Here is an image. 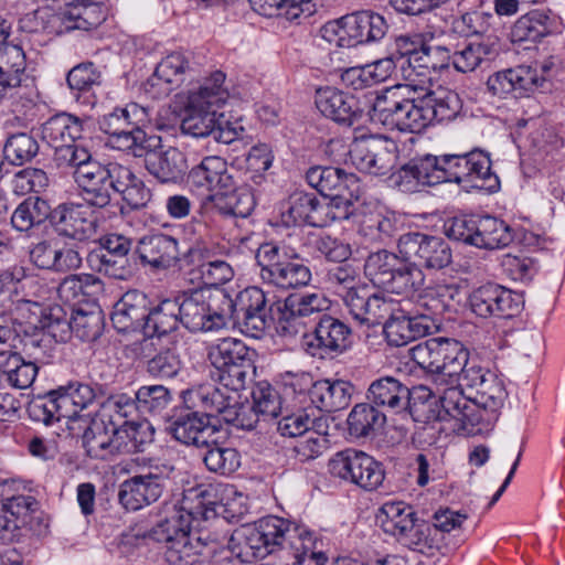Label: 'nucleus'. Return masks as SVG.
Segmentation results:
<instances>
[{
	"label": "nucleus",
	"instance_id": "47",
	"mask_svg": "<svg viewBox=\"0 0 565 565\" xmlns=\"http://www.w3.org/2000/svg\"><path fill=\"white\" fill-rule=\"evenodd\" d=\"M179 323L178 299H164L150 311L147 310L143 332L160 338L175 331Z\"/></svg>",
	"mask_w": 565,
	"mask_h": 565
},
{
	"label": "nucleus",
	"instance_id": "32",
	"mask_svg": "<svg viewBox=\"0 0 565 565\" xmlns=\"http://www.w3.org/2000/svg\"><path fill=\"white\" fill-rule=\"evenodd\" d=\"M558 29L557 17L544 10H531L521 15L510 31L511 42L514 44L536 43Z\"/></svg>",
	"mask_w": 565,
	"mask_h": 565
},
{
	"label": "nucleus",
	"instance_id": "29",
	"mask_svg": "<svg viewBox=\"0 0 565 565\" xmlns=\"http://www.w3.org/2000/svg\"><path fill=\"white\" fill-rule=\"evenodd\" d=\"M188 183L198 190L209 191L212 194L233 189L234 178L223 158L209 156L190 170Z\"/></svg>",
	"mask_w": 565,
	"mask_h": 565
},
{
	"label": "nucleus",
	"instance_id": "5",
	"mask_svg": "<svg viewBox=\"0 0 565 565\" xmlns=\"http://www.w3.org/2000/svg\"><path fill=\"white\" fill-rule=\"evenodd\" d=\"M263 282L288 290L306 287L312 279L311 269L295 250L273 243L263 244L256 254Z\"/></svg>",
	"mask_w": 565,
	"mask_h": 565
},
{
	"label": "nucleus",
	"instance_id": "44",
	"mask_svg": "<svg viewBox=\"0 0 565 565\" xmlns=\"http://www.w3.org/2000/svg\"><path fill=\"white\" fill-rule=\"evenodd\" d=\"M81 134L79 119L66 113L51 117L41 126V138L51 148L75 142Z\"/></svg>",
	"mask_w": 565,
	"mask_h": 565
},
{
	"label": "nucleus",
	"instance_id": "55",
	"mask_svg": "<svg viewBox=\"0 0 565 565\" xmlns=\"http://www.w3.org/2000/svg\"><path fill=\"white\" fill-rule=\"evenodd\" d=\"M225 74L221 71L214 72L205 78L198 90L189 94L188 100L192 102L194 107L202 105L216 109L224 105L230 97L228 89L224 86Z\"/></svg>",
	"mask_w": 565,
	"mask_h": 565
},
{
	"label": "nucleus",
	"instance_id": "37",
	"mask_svg": "<svg viewBox=\"0 0 565 565\" xmlns=\"http://www.w3.org/2000/svg\"><path fill=\"white\" fill-rule=\"evenodd\" d=\"M317 539L312 532L296 524L287 545H284V555L287 565H326L328 557L321 551H316Z\"/></svg>",
	"mask_w": 565,
	"mask_h": 565
},
{
	"label": "nucleus",
	"instance_id": "7",
	"mask_svg": "<svg viewBox=\"0 0 565 565\" xmlns=\"http://www.w3.org/2000/svg\"><path fill=\"white\" fill-rule=\"evenodd\" d=\"M215 301L224 305V308L230 311L227 323L230 321L241 323L253 337H257L271 323L278 324L277 301L269 303L266 294L259 287H247L239 291L235 299L224 291H217Z\"/></svg>",
	"mask_w": 565,
	"mask_h": 565
},
{
	"label": "nucleus",
	"instance_id": "42",
	"mask_svg": "<svg viewBox=\"0 0 565 565\" xmlns=\"http://www.w3.org/2000/svg\"><path fill=\"white\" fill-rule=\"evenodd\" d=\"M387 422L385 414L369 401L354 405L347 423L349 434L354 438H373Z\"/></svg>",
	"mask_w": 565,
	"mask_h": 565
},
{
	"label": "nucleus",
	"instance_id": "14",
	"mask_svg": "<svg viewBox=\"0 0 565 565\" xmlns=\"http://www.w3.org/2000/svg\"><path fill=\"white\" fill-rule=\"evenodd\" d=\"M349 153L358 170L373 175H384L395 167L398 147L386 136L372 135L354 140Z\"/></svg>",
	"mask_w": 565,
	"mask_h": 565
},
{
	"label": "nucleus",
	"instance_id": "25",
	"mask_svg": "<svg viewBox=\"0 0 565 565\" xmlns=\"http://www.w3.org/2000/svg\"><path fill=\"white\" fill-rule=\"evenodd\" d=\"M409 387L393 376H383L373 381L366 391V401L380 408L385 416L409 415Z\"/></svg>",
	"mask_w": 565,
	"mask_h": 565
},
{
	"label": "nucleus",
	"instance_id": "40",
	"mask_svg": "<svg viewBox=\"0 0 565 565\" xmlns=\"http://www.w3.org/2000/svg\"><path fill=\"white\" fill-rule=\"evenodd\" d=\"M71 330L82 341L94 342L105 330V313L96 300H84L73 310Z\"/></svg>",
	"mask_w": 565,
	"mask_h": 565
},
{
	"label": "nucleus",
	"instance_id": "19",
	"mask_svg": "<svg viewBox=\"0 0 565 565\" xmlns=\"http://www.w3.org/2000/svg\"><path fill=\"white\" fill-rule=\"evenodd\" d=\"M195 71L190 60L180 52H173L161 60L153 74L145 82L143 89L152 98H162L193 79Z\"/></svg>",
	"mask_w": 565,
	"mask_h": 565
},
{
	"label": "nucleus",
	"instance_id": "23",
	"mask_svg": "<svg viewBox=\"0 0 565 565\" xmlns=\"http://www.w3.org/2000/svg\"><path fill=\"white\" fill-rule=\"evenodd\" d=\"M351 328L339 318L322 315L313 330V337L307 341L312 356H337L345 352L351 344Z\"/></svg>",
	"mask_w": 565,
	"mask_h": 565
},
{
	"label": "nucleus",
	"instance_id": "6",
	"mask_svg": "<svg viewBox=\"0 0 565 565\" xmlns=\"http://www.w3.org/2000/svg\"><path fill=\"white\" fill-rule=\"evenodd\" d=\"M39 501L32 495H12L0 501V543L21 542L47 532Z\"/></svg>",
	"mask_w": 565,
	"mask_h": 565
},
{
	"label": "nucleus",
	"instance_id": "18",
	"mask_svg": "<svg viewBox=\"0 0 565 565\" xmlns=\"http://www.w3.org/2000/svg\"><path fill=\"white\" fill-rule=\"evenodd\" d=\"M331 29L338 35L340 45L355 46L380 41L386 34L388 24L379 13L360 11L342 17Z\"/></svg>",
	"mask_w": 565,
	"mask_h": 565
},
{
	"label": "nucleus",
	"instance_id": "16",
	"mask_svg": "<svg viewBox=\"0 0 565 565\" xmlns=\"http://www.w3.org/2000/svg\"><path fill=\"white\" fill-rule=\"evenodd\" d=\"M230 250L226 245L199 238L182 255V259L186 265L200 266L205 285L221 286L234 277V270L228 263L216 257L227 255Z\"/></svg>",
	"mask_w": 565,
	"mask_h": 565
},
{
	"label": "nucleus",
	"instance_id": "17",
	"mask_svg": "<svg viewBox=\"0 0 565 565\" xmlns=\"http://www.w3.org/2000/svg\"><path fill=\"white\" fill-rule=\"evenodd\" d=\"M469 308L477 317L510 319L522 309L519 295L493 282L475 288L468 297Z\"/></svg>",
	"mask_w": 565,
	"mask_h": 565
},
{
	"label": "nucleus",
	"instance_id": "9",
	"mask_svg": "<svg viewBox=\"0 0 565 565\" xmlns=\"http://www.w3.org/2000/svg\"><path fill=\"white\" fill-rule=\"evenodd\" d=\"M295 526V523L279 516L263 518L255 526L243 531L237 556L249 562V558H265L277 550L284 554V545H287Z\"/></svg>",
	"mask_w": 565,
	"mask_h": 565
},
{
	"label": "nucleus",
	"instance_id": "20",
	"mask_svg": "<svg viewBox=\"0 0 565 565\" xmlns=\"http://www.w3.org/2000/svg\"><path fill=\"white\" fill-rule=\"evenodd\" d=\"M328 307L329 300L321 294L289 295L277 301L278 328L290 335L305 332L306 319Z\"/></svg>",
	"mask_w": 565,
	"mask_h": 565
},
{
	"label": "nucleus",
	"instance_id": "26",
	"mask_svg": "<svg viewBox=\"0 0 565 565\" xmlns=\"http://www.w3.org/2000/svg\"><path fill=\"white\" fill-rule=\"evenodd\" d=\"M166 477L161 473L137 475L120 483L118 501L127 511H137L156 502L162 495Z\"/></svg>",
	"mask_w": 565,
	"mask_h": 565
},
{
	"label": "nucleus",
	"instance_id": "57",
	"mask_svg": "<svg viewBox=\"0 0 565 565\" xmlns=\"http://www.w3.org/2000/svg\"><path fill=\"white\" fill-rule=\"evenodd\" d=\"M255 352L243 341L234 338H224L212 345L209 351V359L215 370L225 369L239 361L253 360Z\"/></svg>",
	"mask_w": 565,
	"mask_h": 565
},
{
	"label": "nucleus",
	"instance_id": "64",
	"mask_svg": "<svg viewBox=\"0 0 565 565\" xmlns=\"http://www.w3.org/2000/svg\"><path fill=\"white\" fill-rule=\"evenodd\" d=\"M206 451L203 456L205 467L215 473L227 476L241 466V456L235 448L224 447L207 440Z\"/></svg>",
	"mask_w": 565,
	"mask_h": 565
},
{
	"label": "nucleus",
	"instance_id": "4",
	"mask_svg": "<svg viewBox=\"0 0 565 565\" xmlns=\"http://www.w3.org/2000/svg\"><path fill=\"white\" fill-rule=\"evenodd\" d=\"M461 383L444 388L438 397L425 403L427 420L448 422L457 433L475 434L487 428L482 411L476 405L468 390Z\"/></svg>",
	"mask_w": 565,
	"mask_h": 565
},
{
	"label": "nucleus",
	"instance_id": "34",
	"mask_svg": "<svg viewBox=\"0 0 565 565\" xmlns=\"http://www.w3.org/2000/svg\"><path fill=\"white\" fill-rule=\"evenodd\" d=\"M354 391V385L349 381L326 379L312 383L308 394L318 409L333 413L349 406Z\"/></svg>",
	"mask_w": 565,
	"mask_h": 565
},
{
	"label": "nucleus",
	"instance_id": "24",
	"mask_svg": "<svg viewBox=\"0 0 565 565\" xmlns=\"http://www.w3.org/2000/svg\"><path fill=\"white\" fill-rule=\"evenodd\" d=\"M166 430L179 443L195 447L207 446L215 429L206 415L199 411L175 409L167 420Z\"/></svg>",
	"mask_w": 565,
	"mask_h": 565
},
{
	"label": "nucleus",
	"instance_id": "52",
	"mask_svg": "<svg viewBox=\"0 0 565 565\" xmlns=\"http://www.w3.org/2000/svg\"><path fill=\"white\" fill-rule=\"evenodd\" d=\"M429 125L436 121L451 120L461 110L459 95L450 89L438 88L424 95Z\"/></svg>",
	"mask_w": 565,
	"mask_h": 565
},
{
	"label": "nucleus",
	"instance_id": "48",
	"mask_svg": "<svg viewBox=\"0 0 565 565\" xmlns=\"http://www.w3.org/2000/svg\"><path fill=\"white\" fill-rule=\"evenodd\" d=\"M106 20L104 0L70 7L62 13L61 21L66 31L90 30Z\"/></svg>",
	"mask_w": 565,
	"mask_h": 565
},
{
	"label": "nucleus",
	"instance_id": "45",
	"mask_svg": "<svg viewBox=\"0 0 565 565\" xmlns=\"http://www.w3.org/2000/svg\"><path fill=\"white\" fill-rule=\"evenodd\" d=\"M76 181L83 190V198L96 211H104L106 206V170L99 166L88 163L75 172Z\"/></svg>",
	"mask_w": 565,
	"mask_h": 565
},
{
	"label": "nucleus",
	"instance_id": "36",
	"mask_svg": "<svg viewBox=\"0 0 565 565\" xmlns=\"http://www.w3.org/2000/svg\"><path fill=\"white\" fill-rule=\"evenodd\" d=\"M178 241L166 234H152L139 241L138 253L140 259L154 268L167 269L174 266L179 257Z\"/></svg>",
	"mask_w": 565,
	"mask_h": 565
},
{
	"label": "nucleus",
	"instance_id": "46",
	"mask_svg": "<svg viewBox=\"0 0 565 565\" xmlns=\"http://www.w3.org/2000/svg\"><path fill=\"white\" fill-rule=\"evenodd\" d=\"M322 209L323 206L315 193L297 191L289 196L288 207L282 216L288 217L287 223L292 222L295 225L320 226L322 222L320 211Z\"/></svg>",
	"mask_w": 565,
	"mask_h": 565
},
{
	"label": "nucleus",
	"instance_id": "22",
	"mask_svg": "<svg viewBox=\"0 0 565 565\" xmlns=\"http://www.w3.org/2000/svg\"><path fill=\"white\" fill-rule=\"evenodd\" d=\"M441 157L430 153L417 156L391 175L392 184L405 193L417 192L420 186L443 183Z\"/></svg>",
	"mask_w": 565,
	"mask_h": 565
},
{
	"label": "nucleus",
	"instance_id": "51",
	"mask_svg": "<svg viewBox=\"0 0 565 565\" xmlns=\"http://www.w3.org/2000/svg\"><path fill=\"white\" fill-rule=\"evenodd\" d=\"M11 347L15 350H21L35 361L45 358L53 349L50 335L45 334L40 327H23L21 323H19L18 329L14 328Z\"/></svg>",
	"mask_w": 565,
	"mask_h": 565
},
{
	"label": "nucleus",
	"instance_id": "27",
	"mask_svg": "<svg viewBox=\"0 0 565 565\" xmlns=\"http://www.w3.org/2000/svg\"><path fill=\"white\" fill-rule=\"evenodd\" d=\"M217 534L193 531L183 539L163 547V558L169 565H193L209 556L218 546Z\"/></svg>",
	"mask_w": 565,
	"mask_h": 565
},
{
	"label": "nucleus",
	"instance_id": "12",
	"mask_svg": "<svg viewBox=\"0 0 565 565\" xmlns=\"http://www.w3.org/2000/svg\"><path fill=\"white\" fill-rule=\"evenodd\" d=\"M178 299L180 322L191 332L220 330L227 326L228 310L203 290L184 294Z\"/></svg>",
	"mask_w": 565,
	"mask_h": 565
},
{
	"label": "nucleus",
	"instance_id": "53",
	"mask_svg": "<svg viewBox=\"0 0 565 565\" xmlns=\"http://www.w3.org/2000/svg\"><path fill=\"white\" fill-rule=\"evenodd\" d=\"M143 425L136 420H122L114 426L113 436L108 440V454L130 455L141 451L145 444Z\"/></svg>",
	"mask_w": 565,
	"mask_h": 565
},
{
	"label": "nucleus",
	"instance_id": "39",
	"mask_svg": "<svg viewBox=\"0 0 565 565\" xmlns=\"http://www.w3.org/2000/svg\"><path fill=\"white\" fill-rule=\"evenodd\" d=\"M147 298L137 291H128L113 306L110 320L119 333L143 329Z\"/></svg>",
	"mask_w": 565,
	"mask_h": 565
},
{
	"label": "nucleus",
	"instance_id": "50",
	"mask_svg": "<svg viewBox=\"0 0 565 565\" xmlns=\"http://www.w3.org/2000/svg\"><path fill=\"white\" fill-rule=\"evenodd\" d=\"M514 238V230L503 220L490 215L479 217L477 248L501 249L508 247Z\"/></svg>",
	"mask_w": 565,
	"mask_h": 565
},
{
	"label": "nucleus",
	"instance_id": "54",
	"mask_svg": "<svg viewBox=\"0 0 565 565\" xmlns=\"http://www.w3.org/2000/svg\"><path fill=\"white\" fill-rule=\"evenodd\" d=\"M150 191L135 179L115 196L108 193V218L118 213L125 215L131 210L142 209L150 201Z\"/></svg>",
	"mask_w": 565,
	"mask_h": 565
},
{
	"label": "nucleus",
	"instance_id": "60",
	"mask_svg": "<svg viewBox=\"0 0 565 565\" xmlns=\"http://www.w3.org/2000/svg\"><path fill=\"white\" fill-rule=\"evenodd\" d=\"M499 53L495 42L470 43L451 56L454 67L462 73L475 71L481 63L493 60Z\"/></svg>",
	"mask_w": 565,
	"mask_h": 565
},
{
	"label": "nucleus",
	"instance_id": "59",
	"mask_svg": "<svg viewBox=\"0 0 565 565\" xmlns=\"http://www.w3.org/2000/svg\"><path fill=\"white\" fill-rule=\"evenodd\" d=\"M401 259L399 254L386 249L371 253L364 264V274L374 286L385 289Z\"/></svg>",
	"mask_w": 565,
	"mask_h": 565
},
{
	"label": "nucleus",
	"instance_id": "13",
	"mask_svg": "<svg viewBox=\"0 0 565 565\" xmlns=\"http://www.w3.org/2000/svg\"><path fill=\"white\" fill-rule=\"evenodd\" d=\"M459 382L471 394L476 405L486 418V426L492 425L507 398L503 382L491 371L470 364Z\"/></svg>",
	"mask_w": 565,
	"mask_h": 565
},
{
	"label": "nucleus",
	"instance_id": "2",
	"mask_svg": "<svg viewBox=\"0 0 565 565\" xmlns=\"http://www.w3.org/2000/svg\"><path fill=\"white\" fill-rule=\"evenodd\" d=\"M50 222L54 231L60 235L73 239H88L100 234L94 242L98 248L90 250L87 260L92 269L102 273L106 267V254L103 234L106 217L104 211H93L88 216L87 211L79 204H61L51 212Z\"/></svg>",
	"mask_w": 565,
	"mask_h": 565
},
{
	"label": "nucleus",
	"instance_id": "3",
	"mask_svg": "<svg viewBox=\"0 0 565 565\" xmlns=\"http://www.w3.org/2000/svg\"><path fill=\"white\" fill-rule=\"evenodd\" d=\"M382 530L394 536L404 546L435 556L439 550L438 540L433 536L431 526L419 520L414 509L404 502H386L376 516Z\"/></svg>",
	"mask_w": 565,
	"mask_h": 565
},
{
	"label": "nucleus",
	"instance_id": "1",
	"mask_svg": "<svg viewBox=\"0 0 565 565\" xmlns=\"http://www.w3.org/2000/svg\"><path fill=\"white\" fill-rule=\"evenodd\" d=\"M415 85L386 88L377 95L369 110L370 119L388 130L420 132L429 126L424 96L413 97Z\"/></svg>",
	"mask_w": 565,
	"mask_h": 565
},
{
	"label": "nucleus",
	"instance_id": "35",
	"mask_svg": "<svg viewBox=\"0 0 565 565\" xmlns=\"http://www.w3.org/2000/svg\"><path fill=\"white\" fill-rule=\"evenodd\" d=\"M182 398L185 407L199 411L210 419L213 415L222 417L226 405L233 401V395L224 387L205 383L183 391Z\"/></svg>",
	"mask_w": 565,
	"mask_h": 565
},
{
	"label": "nucleus",
	"instance_id": "43",
	"mask_svg": "<svg viewBox=\"0 0 565 565\" xmlns=\"http://www.w3.org/2000/svg\"><path fill=\"white\" fill-rule=\"evenodd\" d=\"M193 520L192 513L184 509L173 510L152 526L147 536L157 543L163 544V547H168L193 532L191 526Z\"/></svg>",
	"mask_w": 565,
	"mask_h": 565
},
{
	"label": "nucleus",
	"instance_id": "41",
	"mask_svg": "<svg viewBox=\"0 0 565 565\" xmlns=\"http://www.w3.org/2000/svg\"><path fill=\"white\" fill-rule=\"evenodd\" d=\"M206 200L224 216L246 218L255 209L256 200L250 188L239 186L212 193Z\"/></svg>",
	"mask_w": 565,
	"mask_h": 565
},
{
	"label": "nucleus",
	"instance_id": "56",
	"mask_svg": "<svg viewBox=\"0 0 565 565\" xmlns=\"http://www.w3.org/2000/svg\"><path fill=\"white\" fill-rule=\"evenodd\" d=\"M51 212L47 201L39 196H29L14 210L11 223L18 231L26 232L51 217Z\"/></svg>",
	"mask_w": 565,
	"mask_h": 565
},
{
	"label": "nucleus",
	"instance_id": "8",
	"mask_svg": "<svg viewBox=\"0 0 565 565\" xmlns=\"http://www.w3.org/2000/svg\"><path fill=\"white\" fill-rule=\"evenodd\" d=\"M409 356L426 372L449 379L460 380L470 365L468 350L455 339H428L412 347Z\"/></svg>",
	"mask_w": 565,
	"mask_h": 565
},
{
	"label": "nucleus",
	"instance_id": "10",
	"mask_svg": "<svg viewBox=\"0 0 565 565\" xmlns=\"http://www.w3.org/2000/svg\"><path fill=\"white\" fill-rule=\"evenodd\" d=\"M443 183H470L473 188L495 192L499 178L491 171V160L482 151H471L463 154L441 156Z\"/></svg>",
	"mask_w": 565,
	"mask_h": 565
},
{
	"label": "nucleus",
	"instance_id": "28",
	"mask_svg": "<svg viewBox=\"0 0 565 565\" xmlns=\"http://www.w3.org/2000/svg\"><path fill=\"white\" fill-rule=\"evenodd\" d=\"M316 106L324 117L348 127L358 122L363 115L355 96L333 87L317 90Z\"/></svg>",
	"mask_w": 565,
	"mask_h": 565
},
{
	"label": "nucleus",
	"instance_id": "11",
	"mask_svg": "<svg viewBox=\"0 0 565 565\" xmlns=\"http://www.w3.org/2000/svg\"><path fill=\"white\" fill-rule=\"evenodd\" d=\"M397 250L403 260L414 263L419 269L440 270L452 263L450 245L437 235L405 233L397 239Z\"/></svg>",
	"mask_w": 565,
	"mask_h": 565
},
{
	"label": "nucleus",
	"instance_id": "38",
	"mask_svg": "<svg viewBox=\"0 0 565 565\" xmlns=\"http://www.w3.org/2000/svg\"><path fill=\"white\" fill-rule=\"evenodd\" d=\"M540 85L536 68L520 65L491 75L487 81L489 92L503 97L507 94L531 92Z\"/></svg>",
	"mask_w": 565,
	"mask_h": 565
},
{
	"label": "nucleus",
	"instance_id": "30",
	"mask_svg": "<svg viewBox=\"0 0 565 565\" xmlns=\"http://www.w3.org/2000/svg\"><path fill=\"white\" fill-rule=\"evenodd\" d=\"M146 169L162 183L177 182L186 172L185 156L178 148H148L145 152Z\"/></svg>",
	"mask_w": 565,
	"mask_h": 565
},
{
	"label": "nucleus",
	"instance_id": "61",
	"mask_svg": "<svg viewBox=\"0 0 565 565\" xmlns=\"http://www.w3.org/2000/svg\"><path fill=\"white\" fill-rule=\"evenodd\" d=\"M530 125L532 131L527 136L530 146L535 153L550 154L563 147V139L556 134L553 127L542 125L533 119H521L516 122L518 134L521 136V129Z\"/></svg>",
	"mask_w": 565,
	"mask_h": 565
},
{
	"label": "nucleus",
	"instance_id": "33",
	"mask_svg": "<svg viewBox=\"0 0 565 565\" xmlns=\"http://www.w3.org/2000/svg\"><path fill=\"white\" fill-rule=\"evenodd\" d=\"M306 180L323 196H331L340 191L354 195L360 181L354 173H348L341 168L322 166L309 168Z\"/></svg>",
	"mask_w": 565,
	"mask_h": 565
},
{
	"label": "nucleus",
	"instance_id": "21",
	"mask_svg": "<svg viewBox=\"0 0 565 565\" xmlns=\"http://www.w3.org/2000/svg\"><path fill=\"white\" fill-rule=\"evenodd\" d=\"M236 490L233 486L224 483L200 484L190 490V495L196 500V504L188 511L194 520H214L222 515L224 519L235 516L241 511L234 509Z\"/></svg>",
	"mask_w": 565,
	"mask_h": 565
},
{
	"label": "nucleus",
	"instance_id": "31",
	"mask_svg": "<svg viewBox=\"0 0 565 565\" xmlns=\"http://www.w3.org/2000/svg\"><path fill=\"white\" fill-rule=\"evenodd\" d=\"M430 321L427 313L413 316L399 306L394 317L385 322L383 330L390 344L402 347L417 337L427 334L430 330Z\"/></svg>",
	"mask_w": 565,
	"mask_h": 565
},
{
	"label": "nucleus",
	"instance_id": "62",
	"mask_svg": "<svg viewBox=\"0 0 565 565\" xmlns=\"http://www.w3.org/2000/svg\"><path fill=\"white\" fill-rule=\"evenodd\" d=\"M38 140L28 132L10 135L3 146V158L12 166L31 162L39 153Z\"/></svg>",
	"mask_w": 565,
	"mask_h": 565
},
{
	"label": "nucleus",
	"instance_id": "49",
	"mask_svg": "<svg viewBox=\"0 0 565 565\" xmlns=\"http://www.w3.org/2000/svg\"><path fill=\"white\" fill-rule=\"evenodd\" d=\"M161 138L159 136L147 137L139 125L130 129H120L119 132L108 130V147L120 151H131L134 157H143L148 148H159Z\"/></svg>",
	"mask_w": 565,
	"mask_h": 565
},
{
	"label": "nucleus",
	"instance_id": "15",
	"mask_svg": "<svg viewBox=\"0 0 565 565\" xmlns=\"http://www.w3.org/2000/svg\"><path fill=\"white\" fill-rule=\"evenodd\" d=\"M399 49L398 64L406 81L416 82V77L430 79V71L448 67L451 55L447 47L441 45L423 44L419 49L413 47L408 39L401 36L397 40Z\"/></svg>",
	"mask_w": 565,
	"mask_h": 565
},
{
	"label": "nucleus",
	"instance_id": "58",
	"mask_svg": "<svg viewBox=\"0 0 565 565\" xmlns=\"http://www.w3.org/2000/svg\"><path fill=\"white\" fill-rule=\"evenodd\" d=\"M217 110L205 106L194 107L188 100L185 116L181 121V131L195 138L211 136L215 131Z\"/></svg>",
	"mask_w": 565,
	"mask_h": 565
},
{
	"label": "nucleus",
	"instance_id": "63",
	"mask_svg": "<svg viewBox=\"0 0 565 565\" xmlns=\"http://www.w3.org/2000/svg\"><path fill=\"white\" fill-rule=\"evenodd\" d=\"M424 281L425 275L423 270L414 263L405 262L402 258L385 290L391 294L409 296L418 290L424 285Z\"/></svg>",
	"mask_w": 565,
	"mask_h": 565
}]
</instances>
